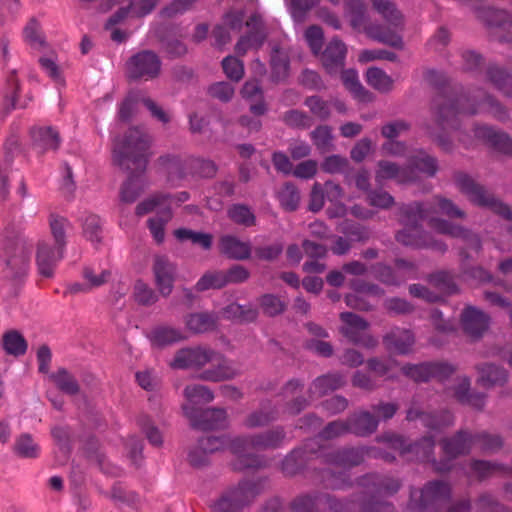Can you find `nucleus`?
Returning <instances> with one entry per match:
<instances>
[{
  "label": "nucleus",
  "instance_id": "f257e3e1",
  "mask_svg": "<svg viewBox=\"0 0 512 512\" xmlns=\"http://www.w3.org/2000/svg\"><path fill=\"white\" fill-rule=\"evenodd\" d=\"M425 79L438 90L432 101L431 110L437 125L442 130L458 129V116L461 114L474 115L487 112L501 121L508 117L506 109L482 90L475 91L473 95L458 94L457 89L449 85L448 77L443 72L428 70L425 73Z\"/></svg>",
  "mask_w": 512,
  "mask_h": 512
},
{
  "label": "nucleus",
  "instance_id": "f03ea898",
  "mask_svg": "<svg viewBox=\"0 0 512 512\" xmlns=\"http://www.w3.org/2000/svg\"><path fill=\"white\" fill-rule=\"evenodd\" d=\"M373 9L382 17L384 24L371 23L366 4L362 0H344L350 23L354 29L382 44L396 49L403 48L402 32L405 19L402 12L391 0H370Z\"/></svg>",
  "mask_w": 512,
  "mask_h": 512
},
{
  "label": "nucleus",
  "instance_id": "7ed1b4c3",
  "mask_svg": "<svg viewBox=\"0 0 512 512\" xmlns=\"http://www.w3.org/2000/svg\"><path fill=\"white\" fill-rule=\"evenodd\" d=\"M149 146L150 137L140 127L130 128L122 139L115 142V160L122 168L131 171L120 191L121 200L125 203H133L144 189L141 173L148 163Z\"/></svg>",
  "mask_w": 512,
  "mask_h": 512
},
{
  "label": "nucleus",
  "instance_id": "20e7f679",
  "mask_svg": "<svg viewBox=\"0 0 512 512\" xmlns=\"http://www.w3.org/2000/svg\"><path fill=\"white\" fill-rule=\"evenodd\" d=\"M427 220L429 226L436 232L453 238L462 239L466 248L461 249L460 255L468 258L467 248L478 252L481 249V241L478 235L471 231L437 217H430V210L426 202H412L402 204L399 207L398 221L404 227L417 228L422 227V222Z\"/></svg>",
  "mask_w": 512,
  "mask_h": 512
},
{
  "label": "nucleus",
  "instance_id": "39448f33",
  "mask_svg": "<svg viewBox=\"0 0 512 512\" xmlns=\"http://www.w3.org/2000/svg\"><path fill=\"white\" fill-rule=\"evenodd\" d=\"M364 460V450L358 447H340L323 455V461L329 466L341 468L333 471L330 467L319 472V479L327 489H342L351 485L349 470L360 465Z\"/></svg>",
  "mask_w": 512,
  "mask_h": 512
},
{
  "label": "nucleus",
  "instance_id": "423d86ee",
  "mask_svg": "<svg viewBox=\"0 0 512 512\" xmlns=\"http://www.w3.org/2000/svg\"><path fill=\"white\" fill-rule=\"evenodd\" d=\"M269 477L244 479L227 488L214 504L216 512H242L269 488Z\"/></svg>",
  "mask_w": 512,
  "mask_h": 512
},
{
  "label": "nucleus",
  "instance_id": "0eeeda50",
  "mask_svg": "<svg viewBox=\"0 0 512 512\" xmlns=\"http://www.w3.org/2000/svg\"><path fill=\"white\" fill-rule=\"evenodd\" d=\"M394 449L400 451L402 455H407L409 460L421 462H431L433 467L439 472H446L451 469V464L447 461H436L434 457L435 440L433 436H424L414 443H408L407 440L397 434H388L383 436Z\"/></svg>",
  "mask_w": 512,
  "mask_h": 512
},
{
  "label": "nucleus",
  "instance_id": "6e6552de",
  "mask_svg": "<svg viewBox=\"0 0 512 512\" xmlns=\"http://www.w3.org/2000/svg\"><path fill=\"white\" fill-rule=\"evenodd\" d=\"M454 181L458 189L467 196L473 204L487 208L494 213L502 216L506 220H512V211L510 207L494 197L482 185L464 172H456Z\"/></svg>",
  "mask_w": 512,
  "mask_h": 512
},
{
  "label": "nucleus",
  "instance_id": "1a4fd4ad",
  "mask_svg": "<svg viewBox=\"0 0 512 512\" xmlns=\"http://www.w3.org/2000/svg\"><path fill=\"white\" fill-rule=\"evenodd\" d=\"M450 496L448 484L442 481H431L420 491H411L408 509L410 512H438Z\"/></svg>",
  "mask_w": 512,
  "mask_h": 512
},
{
  "label": "nucleus",
  "instance_id": "9d476101",
  "mask_svg": "<svg viewBox=\"0 0 512 512\" xmlns=\"http://www.w3.org/2000/svg\"><path fill=\"white\" fill-rule=\"evenodd\" d=\"M360 485L366 488V494L370 496L369 500L355 499V505L359 502L360 510L362 512L363 505H370L374 508V512H382L384 509L392 511V506L389 503L374 500L377 496H389L395 494L401 484L398 479L391 477L379 476L377 474H368L361 478Z\"/></svg>",
  "mask_w": 512,
  "mask_h": 512
},
{
  "label": "nucleus",
  "instance_id": "9b49d317",
  "mask_svg": "<svg viewBox=\"0 0 512 512\" xmlns=\"http://www.w3.org/2000/svg\"><path fill=\"white\" fill-rule=\"evenodd\" d=\"M226 448L236 456V459L230 463L233 471L242 472L265 467L263 459L254 453L256 451L254 434L227 437Z\"/></svg>",
  "mask_w": 512,
  "mask_h": 512
},
{
  "label": "nucleus",
  "instance_id": "f8f14e48",
  "mask_svg": "<svg viewBox=\"0 0 512 512\" xmlns=\"http://www.w3.org/2000/svg\"><path fill=\"white\" fill-rule=\"evenodd\" d=\"M322 500L331 512H355V501L351 499L340 500L330 494H325L322 497L297 496L290 502L289 508L292 512H318L317 502ZM374 508L370 505H363L362 512H374Z\"/></svg>",
  "mask_w": 512,
  "mask_h": 512
},
{
  "label": "nucleus",
  "instance_id": "ddd939ff",
  "mask_svg": "<svg viewBox=\"0 0 512 512\" xmlns=\"http://www.w3.org/2000/svg\"><path fill=\"white\" fill-rule=\"evenodd\" d=\"M217 357V351L208 346H190L178 349L170 367L180 370L200 371L207 364L214 362Z\"/></svg>",
  "mask_w": 512,
  "mask_h": 512
},
{
  "label": "nucleus",
  "instance_id": "4468645a",
  "mask_svg": "<svg viewBox=\"0 0 512 512\" xmlns=\"http://www.w3.org/2000/svg\"><path fill=\"white\" fill-rule=\"evenodd\" d=\"M182 409L194 429L210 431L225 429L228 426L227 412L223 408L199 409L194 406L183 405Z\"/></svg>",
  "mask_w": 512,
  "mask_h": 512
},
{
  "label": "nucleus",
  "instance_id": "2eb2a0df",
  "mask_svg": "<svg viewBox=\"0 0 512 512\" xmlns=\"http://www.w3.org/2000/svg\"><path fill=\"white\" fill-rule=\"evenodd\" d=\"M161 70V60L151 50H143L133 55L127 62V76L130 79L150 80L156 78Z\"/></svg>",
  "mask_w": 512,
  "mask_h": 512
},
{
  "label": "nucleus",
  "instance_id": "dca6fc26",
  "mask_svg": "<svg viewBox=\"0 0 512 512\" xmlns=\"http://www.w3.org/2000/svg\"><path fill=\"white\" fill-rule=\"evenodd\" d=\"M152 272L159 294L168 297L173 291L177 278V265L167 255H155Z\"/></svg>",
  "mask_w": 512,
  "mask_h": 512
},
{
  "label": "nucleus",
  "instance_id": "f3484780",
  "mask_svg": "<svg viewBox=\"0 0 512 512\" xmlns=\"http://www.w3.org/2000/svg\"><path fill=\"white\" fill-rule=\"evenodd\" d=\"M440 445L445 459L449 464L458 457L468 455L475 445V434L466 429H460L450 437L441 439Z\"/></svg>",
  "mask_w": 512,
  "mask_h": 512
},
{
  "label": "nucleus",
  "instance_id": "a211bd4d",
  "mask_svg": "<svg viewBox=\"0 0 512 512\" xmlns=\"http://www.w3.org/2000/svg\"><path fill=\"white\" fill-rule=\"evenodd\" d=\"M397 242L404 246L415 248H429L444 253L447 245L439 240L434 239L429 233L425 232L422 227H404L395 235Z\"/></svg>",
  "mask_w": 512,
  "mask_h": 512
},
{
  "label": "nucleus",
  "instance_id": "6ab92c4d",
  "mask_svg": "<svg viewBox=\"0 0 512 512\" xmlns=\"http://www.w3.org/2000/svg\"><path fill=\"white\" fill-rule=\"evenodd\" d=\"M146 337L152 348L164 349L188 339L189 335L185 331L174 328L171 325L158 323L146 332Z\"/></svg>",
  "mask_w": 512,
  "mask_h": 512
},
{
  "label": "nucleus",
  "instance_id": "aec40b11",
  "mask_svg": "<svg viewBox=\"0 0 512 512\" xmlns=\"http://www.w3.org/2000/svg\"><path fill=\"white\" fill-rule=\"evenodd\" d=\"M65 249L40 241L37 246L36 264L38 272L45 278L54 276V271L64 256Z\"/></svg>",
  "mask_w": 512,
  "mask_h": 512
},
{
  "label": "nucleus",
  "instance_id": "412c9836",
  "mask_svg": "<svg viewBox=\"0 0 512 512\" xmlns=\"http://www.w3.org/2000/svg\"><path fill=\"white\" fill-rule=\"evenodd\" d=\"M474 135L497 152L512 156V138L508 133L487 125H476Z\"/></svg>",
  "mask_w": 512,
  "mask_h": 512
},
{
  "label": "nucleus",
  "instance_id": "4be33fe9",
  "mask_svg": "<svg viewBox=\"0 0 512 512\" xmlns=\"http://www.w3.org/2000/svg\"><path fill=\"white\" fill-rule=\"evenodd\" d=\"M214 362H216L215 365L201 371V373L198 375L199 380L208 382H222L234 379L240 374L234 363L218 352Z\"/></svg>",
  "mask_w": 512,
  "mask_h": 512
},
{
  "label": "nucleus",
  "instance_id": "5701e85b",
  "mask_svg": "<svg viewBox=\"0 0 512 512\" xmlns=\"http://www.w3.org/2000/svg\"><path fill=\"white\" fill-rule=\"evenodd\" d=\"M347 48L339 39L333 38L321 55V62L326 72L330 75L337 74L345 65Z\"/></svg>",
  "mask_w": 512,
  "mask_h": 512
},
{
  "label": "nucleus",
  "instance_id": "b1692460",
  "mask_svg": "<svg viewBox=\"0 0 512 512\" xmlns=\"http://www.w3.org/2000/svg\"><path fill=\"white\" fill-rule=\"evenodd\" d=\"M453 397L462 405H468L472 408L482 411L486 402V394L471 391V381L463 376L457 379V383L452 388Z\"/></svg>",
  "mask_w": 512,
  "mask_h": 512
},
{
  "label": "nucleus",
  "instance_id": "393cba45",
  "mask_svg": "<svg viewBox=\"0 0 512 512\" xmlns=\"http://www.w3.org/2000/svg\"><path fill=\"white\" fill-rule=\"evenodd\" d=\"M33 140V148L39 154H44L47 151H55L61 144L59 132L51 127H34L31 130Z\"/></svg>",
  "mask_w": 512,
  "mask_h": 512
},
{
  "label": "nucleus",
  "instance_id": "a878e982",
  "mask_svg": "<svg viewBox=\"0 0 512 512\" xmlns=\"http://www.w3.org/2000/svg\"><path fill=\"white\" fill-rule=\"evenodd\" d=\"M350 433L357 437H369L378 430L377 419L369 410H360L348 418Z\"/></svg>",
  "mask_w": 512,
  "mask_h": 512
},
{
  "label": "nucleus",
  "instance_id": "bb28decb",
  "mask_svg": "<svg viewBox=\"0 0 512 512\" xmlns=\"http://www.w3.org/2000/svg\"><path fill=\"white\" fill-rule=\"evenodd\" d=\"M386 179H395L399 183H408L415 181V174L406 166L400 167L391 161L381 160L378 163L376 180L381 182Z\"/></svg>",
  "mask_w": 512,
  "mask_h": 512
},
{
  "label": "nucleus",
  "instance_id": "cd10ccee",
  "mask_svg": "<svg viewBox=\"0 0 512 512\" xmlns=\"http://www.w3.org/2000/svg\"><path fill=\"white\" fill-rule=\"evenodd\" d=\"M219 250L227 258L234 260H247L251 256L250 243L243 242L232 235H224L220 238Z\"/></svg>",
  "mask_w": 512,
  "mask_h": 512
},
{
  "label": "nucleus",
  "instance_id": "c85d7f7f",
  "mask_svg": "<svg viewBox=\"0 0 512 512\" xmlns=\"http://www.w3.org/2000/svg\"><path fill=\"white\" fill-rule=\"evenodd\" d=\"M368 324L369 322H345L340 330L354 344L373 348L377 345V340L368 334Z\"/></svg>",
  "mask_w": 512,
  "mask_h": 512
},
{
  "label": "nucleus",
  "instance_id": "c756f323",
  "mask_svg": "<svg viewBox=\"0 0 512 512\" xmlns=\"http://www.w3.org/2000/svg\"><path fill=\"white\" fill-rule=\"evenodd\" d=\"M256 451L275 450L283 446L287 435L283 426H275L271 429L254 434Z\"/></svg>",
  "mask_w": 512,
  "mask_h": 512
},
{
  "label": "nucleus",
  "instance_id": "7c9ffc66",
  "mask_svg": "<svg viewBox=\"0 0 512 512\" xmlns=\"http://www.w3.org/2000/svg\"><path fill=\"white\" fill-rule=\"evenodd\" d=\"M278 418L276 407L266 401L257 409L249 413L243 421L244 427L247 429H255L269 425Z\"/></svg>",
  "mask_w": 512,
  "mask_h": 512
},
{
  "label": "nucleus",
  "instance_id": "2f4dec72",
  "mask_svg": "<svg viewBox=\"0 0 512 512\" xmlns=\"http://www.w3.org/2000/svg\"><path fill=\"white\" fill-rule=\"evenodd\" d=\"M188 158L182 159L179 156L165 155L159 158V163L167 173V178L173 185H178L189 173Z\"/></svg>",
  "mask_w": 512,
  "mask_h": 512
},
{
  "label": "nucleus",
  "instance_id": "473e14b6",
  "mask_svg": "<svg viewBox=\"0 0 512 512\" xmlns=\"http://www.w3.org/2000/svg\"><path fill=\"white\" fill-rule=\"evenodd\" d=\"M479 373L478 382L485 388H491L495 385H503L507 381V371L493 363H482L476 365Z\"/></svg>",
  "mask_w": 512,
  "mask_h": 512
},
{
  "label": "nucleus",
  "instance_id": "72a5a7b5",
  "mask_svg": "<svg viewBox=\"0 0 512 512\" xmlns=\"http://www.w3.org/2000/svg\"><path fill=\"white\" fill-rule=\"evenodd\" d=\"M346 385V378L341 373H328L317 377L310 388V393L324 396Z\"/></svg>",
  "mask_w": 512,
  "mask_h": 512
},
{
  "label": "nucleus",
  "instance_id": "f704fd0d",
  "mask_svg": "<svg viewBox=\"0 0 512 512\" xmlns=\"http://www.w3.org/2000/svg\"><path fill=\"white\" fill-rule=\"evenodd\" d=\"M307 462L308 455L306 450L295 448L284 457L280 465V470L285 476L293 477L305 468Z\"/></svg>",
  "mask_w": 512,
  "mask_h": 512
},
{
  "label": "nucleus",
  "instance_id": "c9c22d12",
  "mask_svg": "<svg viewBox=\"0 0 512 512\" xmlns=\"http://www.w3.org/2000/svg\"><path fill=\"white\" fill-rule=\"evenodd\" d=\"M414 343L415 338L410 330L392 331L384 337L387 349L395 350L399 354H408Z\"/></svg>",
  "mask_w": 512,
  "mask_h": 512
},
{
  "label": "nucleus",
  "instance_id": "e433bc0d",
  "mask_svg": "<svg viewBox=\"0 0 512 512\" xmlns=\"http://www.w3.org/2000/svg\"><path fill=\"white\" fill-rule=\"evenodd\" d=\"M406 168H410L414 172L415 178L417 177L416 171L432 177L438 170V163L435 157L424 151H419L409 158Z\"/></svg>",
  "mask_w": 512,
  "mask_h": 512
},
{
  "label": "nucleus",
  "instance_id": "4c0bfd02",
  "mask_svg": "<svg viewBox=\"0 0 512 512\" xmlns=\"http://www.w3.org/2000/svg\"><path fill=\"white\" fill-rule=\"evenodd\" d=\"M430 210V217L435 214H442L449 218H464L465 212L456 206L450 199L442 196H435L427 201Z\"/></svg>",
  "mask_w": 512,
  "mask_h": 512
},
{
  "label": "nucleus",
  "instance_id": "58836bf2",
  "mask_svg": "<svg viewBox=\"0 0 512 512\" xmlns=\"http://www.w3.org/2000/svg\"><path fill=\"white\" fill-rule=\"evenodd\" d=\"M49 379L63 393L75 396L80 392V385L73 374L66 368H59L56 372L49 375Z\"/></svg>",
  "mask_w": 512,
  "mask_h": 512
},
{
  "label": "nucleus",
  "instance_id": "ea45409f",
  "mask_svg": "<svg viewBox=\"0 0 512 512\" xmlns=\"http://www.w3.org/2000/svg\"><path fill=\"white\" fill-rule=\"evenodd\" d=\"M339 72H341V80L344 86L354 95L355 98L363 102H369L372 100V94L362 86L356 70L342 69Z\"/></svg>",
  "mask_w": 512,
  "mask_h": 512
},
{
  "label": "nucleus",
  "instance_id": "a19ab883",
  "mask_svg": "<svg viewBox=\"0 0 512 512\" xmlns=\"http://www.w3.org/2000/svg\"><path fill=\"white\" fill-rule=\"evenodd\" d=\"M18 150L16 141H11L5 146V157L0 165V191L3 199H6L9 195V179L8 170L12 165L14 152Z\"/></svg>",
  "mask_w": 512,
  "mask_h": 512
},
{
  "label": "nucleus",
  "instance_id": "79ce46f5",
  "mask_svg": "<svg viewBox=\"0 0 512 512\" xmlns=\"http://www.w3.org/2000/svg\"><path fill=\"white\" fill-rule=\"evenodd\" d=\"M172 211L170 207H164L157 212L155 217L148 220V228L157 243H162L165 238V225L171 220Z\"/></svg>",
  "mask_w": 512,
  "mask_h": 512
},
{
  "label": "nucleus",
  "instance_id": "37998d69",
  "mask_svg": "<svg viewBox=\"0 0 512 512\" xmlns=\"http://www.w3.org/2000/svg\"><path fill=\"white\" fill-rule=\"evenodd\" d=\"M246 26L248 28V33L244 35V37L249 40L253 49H259L266 39V33L264 31V25L261 17L257 14L251 15L246 21Z\"/></svg>",
  "mask_w": 512,
  "mask_h": 512
},
{
  "label": "nucleus",
  "instance_id": "c03bdc74",
  "mask_svg": "<svg viewBox=\"0 0 512 512\" xmlns=\"http://www.w3.org/2000/svg\"><path fill=\"white\" fill-rule=\"evenodd\" d=\"M487 78L497 89L512 98V76L504 69L496 65L489 66Z\"/></svg>",
  "mask_w": 512,
  "mask_h": 512
},
{
  "label": "nucleus",
  "instance_id": "a18cd8bd",
  "mask_svg": "<svg viewBox=\"0 0 512 512\" xmlns=\"http://www.w3.org/2000/svg\"><path fill=\"white\" fill-rule=\"evenodd\" d=\"M367 83L381 93L390 92L393 89V79L382 69L371 67L366 72Z\"/></svg>",
  "mask_w": 512,
  "mask_h": 512
},
{
  "label": "nucleus",
  "instance_id": "49530a36",
  "mask_svg": "<svg viewBox=\"0 0 512 512\" xmlns=\"http://www.w3.org/2000/svg\"><path fill=\"white\" fill-rule=\"evenodd\" d=\"M49 227L51 230V234L54 238V245L58 246L60 249H65L66 247V229L69 227V221L58 214L51 213L49 215Z\"/></svg>",
  "mask_w": 512,
  "mask_h": 512
},
{
  "label": "nucleus",
  "instance_id": "de8ad7c7",
  "mask_svg": "<svg viewBox=\"0 0 512 512\" xmlns=\"http://www.w3.org/2000/svg\"><path fill=\"white\" fill-rule=\"evenodd\" d=\"M471 470L477 475L480 480H483L491 475L501 472L504 474H511L512 469L504 465L486 460H473L470 464Z\"/></svg>",
  "mask_w": 512,
  "mask_h": 512
},
{
  "label": "nucleus",
  "instance_id": "09e8293b",
  "mask_svg": "<svg viewBox=\"0 0 512 512\" xmlns=\"http://www.w3.org/2000/svg\"><path fill=\"white\" fill-rule=\"evenodd\" d=\"M454 424V416L448 410L437 412H426L424 416V427L431 430H442Z\"/></svg>",
  "mask_w": 512,
  "mask_h": 512
},
{
  "label": "nucleus",
  "instance_id": "8fccbe9b",
  "mask_svg": "<svg viewBox=\"0 0 512 512\" xmlns=\"http://www.w3.org/2000/svg\"><path fill=\"white\" fill-rule=\"evenodd\" d=\"M227 215L231 221L244 227H251L256 224L254 213L244 204H233L229 207Z\"/></svg>",
  "mask_w": 512,
  "mask_h": 512
},
{
  "label": "nucleus",
  "instance_id": "3c124183",
  "mask_svg": "<svg viewBox=\"0 0 512 512\" xmlns=\"http://www.w3.org/2000/svg\"><path fill=\"white\" fill-rule=\"evenodd\" d=\"M189 165V173L202 178H212L217 173L216 164L207 159L188 157L186 162Z\"/></svg>",
  "mask_w": 512,
  "mask_h": 512
},
{
  "label": "nucleus",
  "instance_id": "603ef678",
  "mask_svg": "<svg viewBox=\"0 0 512 512\" xmlns=\"http://www.w3.org/2000/svg\"><path fill=\"white\" fill-rule=\"evenodd\" d=\"M2 342L4 350L10 355L20 356L25 354L27 350L26 340L15 330L5 333Z\"/></svg>",
  "mask_w": 512,
  "mask_h": 512
},
{
  "label": "nucleus",
  "instance_id": "864d4df0",
  "mask_svg": "<svg viewBox=\"0 0 512 512\" xmlns=\"http://www.w3.org/2000/svg\"><path fill=\"white\" fill-rule=\"evenodd\" d=\"M375 279L387 286H399L404 279L389 265L376 263L371 266Z\"/></svg>",
  "mask_w": 512,
  "mask_h": 512
},
{
  "label": "nucleus",
  "instance_id": "5fc2aeb1",
  "mask_svg": "<svg viewBox=\"0 0 512 512\" xmlns=\"http://www.w3.org/2000/svg\"><path fill=\"white\" fill-rule=\"evenodd\" d=\"M278 200L284 210L295 211L300 202L298 188L292 183H286L278 192Z\"/></svg>",
  "mask_w": 512,
  "mask_h": 512
},
{
  "label": "nucleus",
  "instance_id": "6e6d98bb",
  "mask_svg": "<svg viewBox=\"0 0 512 512\" xmlns=\"http://www.w3.org/2000/svg\"><path fill=\"white\" fill-rule=\"evenodd\" d=\"M174 236L179 241H191L200 245L203 249L209 250L212 246V235L208 233L195 232L187 228H179L174 231Z\"/></svg>",
  "mask_w": 512,
  "mask_h": 512
},
{
  "label": "nucleus",
  "instance_id": "4d7b16f0",
  "mask_svg": "<svg viewBox=\"0 0 512 512\" xmlns=\"http://www.w3.org/2000/svg\"><path fill=\"white\" fill-rule=\"evenodd\" d=\"M475 434V444L486 453H495L502 449L504 440L499 434H491L487 431H481Z\"/></svg>",
  "mask_w": 512,
  "mask_h": 512
},
{
  "label": "nucleus",
  "instance_id": "13d9d810",
  "mask_svg": "<svg viewBox=\"0 0 512 512\" xmlns=\"http://www.w3.org/2000/svg\"><path fill=\"white\" fill-rule=\"evenodd\" d=\"M13 451L22 458H36L38 456L39 446L34 442L30 434L24 433L16 439Z\"/></svg>",
  "mask_w": 512,
  "mask_h": 512
},
{
  "label": "nucleus",
  "instance_id": "bf43d9fd",
  "mask_svg": "<svg viewBox=\"0 0 512 512\" xmlns=\"http://www.w3.org/2000/svg\"><path fill=\"white\" fill-rule=\"evenodd\" d=\"M223 271H207L195 284L198 292H204L210 289H221L225 287Z\"/></svg>",
  "mask_w": 512,
  "mask_h": 512
},
{
  "label": "nucleus",
  "instance_id": "052dcab7",
  "mask_svg": "<svg viewBox=\"0 0 512 512\" xmlns=\"http://www.w3.org/2000/svg\"><path fill=\"white\" fill-rule=\"evenodd\" d=\"M401 372L414 382H428L431 379L430 363H407L401 367Z\"/></svg>",
  "mask_w": 512,
  "mask_h": 512
},
{
  "label": "nucleus",
  "instance_id": "680f3d73",
  "mask_svg": "<svg viewBox=\"0 0 512 512\" xmlns=\"http://www.w3.org/2000/svg\"><path fill=\"white\" fill-rule=\"evenodd\" d=\"M272 77L275 81H281L288 75L289 61L287 55L279 49H273L271 53Z\"/></svg>",
  "mask_w": 512,
  "mask_h": 512
},
{
  "label": "nucleus",
  "instance_id": "e2e57ef3",
  "mask_svg": "<svg viewBox=\"0 0 512 512\" xmlns=\"http://www.w3.org/2000/svg\"><path fill=\"white\" fill-rule=\"evenodd\" d=\"M428 281L446 294H453L457 292V285L454 281V276L447 271H438L428 277Z\"/></svg>",
  "mask_w": 512,
  "mask_h": 512
},
{
  "label": "nucleus",
  "instance_id": "0e129e2a",
  "mask_svg": "<svg viewBox=\"0 0 512 512\" xmlns=\"http://www.w3.org/2000/svg\"><path fill=\"white\" fill-rule=\"evenodd\" d=\"M399 404L397 402H386L383 400L370 405V412L377 419V425L381 421L387 422L391 420L399 410Z\"/></svg>",
  "mask_w": 512,
  "mask_h": 512
},
{
  "label": "nucleus",
  "instance_id": "69168bd1",
  "mask_svg": "<svg viewBox=\"0 0 512 512\" xmlns=\"http://www.w3.org/2000/svg\"><path fill=\"white\" fill-rule=\"evenodd\" d=\"M171 199L170 194L165 193H157L152 195L151 197L145 199L144 201L140 202L136 206V214L138 216H143L149 212H152L156 208L160 207V209L164 207H169L167 203Z\"/></svg>",
  "mask_w": 512,
  "mask_h": 512
},
{
  "label": "nucleus",
  "instance_id": "338daca9",
  "mask_svg": "<svg viewBox=\"0 0 512 512\" xmlns=\"http://www.w3.org/2000/svg\"><path fill=\"white\" fill-rule=\"evenodd\" d=\"M183 394L188 401L195 403H209L214 399L213 391L201 384L187 385Z\"/></svg>",
  "mask_w": 512,
  "mask_h": 512
},
{
  "label": "nucleus",
  "instance_id": "774afa93",
  "mask_svg": "<svg viewBox=\"0 0 512 512\" xmlns=\"http://www.w3.org/2000/svg\"><path fill=\"white\" fill-rule=\"evenodd\" d=\"M476 512H509L508 509L497 501L488 492L482 493L475 503Z\"/></svg>",
  "mask_w": 512,
  "mask_h": 512
}]
</instances>
